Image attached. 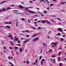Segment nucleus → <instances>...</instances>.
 Instances as JSON below:
<instances>
[{
  "label": "nucleus",
  "mask_w": 66,
  "mask_h": 66,
  "mask_svg": "<svg viewBox=\"0 0 66 66\" xmlns=\"http://www.w3.org/2000/svg\"><path fill=\"white\" fill-rule=\"evenodd\" d=\"M10 9H11V8L10 7H9L8 8H7V10H10Z\"/></svg>",
  "instance_id": "nucleus-15"
},
{
  "label": "nucleus",
  "mask_w": 66,
  "mask_h": 66,
  "mask_svg": "<svg viewBox=\"0 0 66 66\" xmlns=\"http://www.w3.org/2000/svg\"><path fill=\"white\" fill-rule=\"evenodd\" d=\"M2 44H4V43H3V41H2Z\"/></svg>",
  "instance_id": "nucleus-60"
},
{
  "label": "nucleus",
  "mask_w": 66,
  "mask_h": 66,
  "mask_svg": "<svg viewBox=\"0 0 66 66\" xmlns=\"http://www.w3.org/2000/svg\"><path fill=\"white\" fill-rule=\"evenodd\" d=\"M10 64H11V66H14V65H13L11 62H10Z\"/></svg>",
  "instance_id": "nucleus-23"
},
{
  "label": "nucleus",
  "mask_w": 66,
  "mask_h": 66,
  "mask_svg": "<svg viewBox=\"0 0 66 66\" xmlns=\"http://www.w3.org/2000/svg\"><path fill=\"white\" fill-rule=\"evenodd\" d=\"M43 45H44V46H45L46 44H45V43H43Z\"/></svg>",
  "instance_id": "nucleus-53"
},
{
  "label": "nucleus",
  "mask_w": 66,
  "mask_h": 66,
  "mask_svg": "<svg viewBox=\"0 0 66 66\" xmlns=\"http://www.w3.org/2000/svg\"><path fill=\"white\" fill-rule=\"evenodd\" d=\"M51 56H52V57L53 58H54L55 57V55H52Z\"/></svg>",
  "instance_id": "nucleus-16"
},
{
  "label": "nucleus",
  "mask_w": 66,
  "mask_h": 66,
  "mask_svg": "<svg viewBox=\"0 0 66 66\" xmlns=\"http://www.w3.org/2000/svg\"><path fill=\"white\" fill-rule=\"evenodd\" d=\"M13 11H14V12H18V10H13Z\"/></svg>",
  "instance_id": "nucleus-48"
},
{
  "label": "nucleus",
  "mask_w": 66,
  "mask_h": 66,
  "mask_svg": "<svg viewBox=\"0 0 66 66\" xmlns=\"http://www.w3.org/2000/svg\"><path fill=\"white\" fill-rule=\"evenodd\" d=\"M52 47H53V48H55V46H53V45L52 46Z\"/></svg>",
  "instance_id": "nucleus-61"
},
{
  "label": "nucleus",
  "mask_w": 66,
  "mask_h": 66,
  "mask_svg": "<svg viewBox=\"0 0 66 66\" xmlns=\"http://www.w3.org/2000/svg\"><path fill=\"white\" fill-rule=\"evenodd\" d=\"M64 39L63 38H61L60 40L61 42H62V41H63V40H64Z\"/></svg>",
  "instance_id": "nucleus-10"
},
{
  "label": "nucleus",
  "mask_w": 66,
  "mask_h": 66,
  "mask_svg": "<svg viewBox=\"0 0 66 66\" xmlns=\"http://www.w3.org/2000/svg\"><path fill=\"white\" fill-rule=\"evenodd\" d=\"M62 63H59V66H62Z\"/></svg>",
  "instance_id": "nucleus-19"
},
{
  "label": "nucleus",
  "mask_w": 66,
  "mask_h": 66,
  "mask_svg": "<svg viewBox=\"0 0 66 66\" xmlns=\"http://www.w3.org/2000/svg\"><path fill=\"white\" fill-rule=\"evenodd\" d=\"M34 64H35V65H37V64L35 63H33V65H34Z\"/></svg>",
  "instance_id": "nucleus-47"
},
{
  "label": "nucleus",
  "mask_w": 66,
  "mask_h": 66,
  "mask_svg": "<svg viewBox=\"0 0 66 66\" xmlns=\"http://www.w3.org/2000/svg\"><path fill=\"white\" fill-rule=\"evenodd\" d=\"M19 39V38H15V41H17V40H18Z\"/></svg>",
  "instance_id": "nucleus-14"
},
{
  "label": "nucleus",
  "mask_w": 66,
  "mask_h": 66,
  "mask_svg": "<svg viewBox=\"0 0 66 66\" xmlns=\"http://www.w3.org/2000/svg\"><path fill=\"white\" fill-rule=\"evenodd\" d=\"M9 48L11 49V50H12V48L11 47H9Z\"/></svg>",
  "instance_id": "nucleus-50"
},
{
  "label": "nucleus",
  "mask_w": 66,
  "mask_h": 66,
  "mask_svg": "<svg viewBox=\"0 0 66 66\" xmlns=\"http://www.w3.org/2000/svg\"><path fill=\"white\" fill-rule=\"evenodd\" d=\"M52 17H56V16L55 15H52V16H51Z\"/></svg>",
  "instance_id": "nucleus-43"
},
{
  "label": "nucleus",
  "mask_w": 66,
  "mask_h": 66,
  "mask_svg": "<svg viewBox=\"0 0 66 66\" xmlns=\"http://www.w3.org/2000/svg\"><path fill=\"white\" fill-rule=\"evenodd\" d=\"M58 30L59 31H60L61 33H63V31H62V29L61 28H59L58 29Z\"/></svg>",
  "instance_id": "nucleus-2"
},
{
  "label": "nucleus",
  "mask_w": 66,
  "mask_h": 66,
  "mask_svg": "<svg viewBox=\"0 0 66 66\" xmlns=\"http://www.w3.org/2000/svg\"><path fill=\"white\" fill-rule=\"evenodd\" d=\"M29 12L30 13H31V14H35L36 13V12L32 11H30Z\"/></svg>",
  "instance_id": "nucleus-3"
},
{
  "label": "nucleus",
  "mask_w": 66,
  "mask_h": 66,
  "mask_svg": "<svg viewBox=\"0 0 66 66\" xmlns=\"http://www.w3.org/2000/svg\"><path fill=\"white\" fill-rule=\"evenodd\" d=\"M62 37H65V35H64V36H62Z\"/></svg>",
  "instance_id": "nucleus-56"
},
{
  "label": "nucleus",
  "mask_w": 66,
  "mask_h": 66,
  "mask_svg": "<svg viewBox=\"0 0 66 66\" xmlns=\"http://www.w3.org/2000/svg\"><path fill=\"white\" fill-rule=\"evenodd\" d=\"M50 6H53L54 5V4H50Z\"/></svg>",
  "instance_id": "nucleus-34"
},
{
  "label": "nucleus",
  "mask_w": 66,
  "mask_h": 66,
  "mask_svg": "<svg viewBox=\"0 0 66 66\" xmlns=\"http://www.w3.org/2000/svg\"><path fill=\"white\" fill-rule=\"evenodd\" d=\"M2 28H4V27L2 26H0V29H2Z\"/></svg>",
  "instance_id": "nucleus-20"
},
{
  "label": "nucleus",
  "mask_w": 66,
  "mask_h": 66,
  "mask_svg": "<svg viewBox=\"0 0 66 66\" xmlns=\"http://www.w3.org/2000/svg\"><path fill=\"white\" fill-rule=\"evenodd\" d=\"M41 59H42V56H40V58H39L40 60H41Z\"/></svg>",
  "instance_id": "nucleus-41"
},
{
  "label": "nucleus",
  "mask_w": 66,
  "mask_h": 66,
  "mask_svg": "<svg viewBox=\"0 0 66 66\" xmlns=\"http://www.w3.org/2000/svg\"><path fill=\"white\" fill-rule=\"evenodd\" d=\"M36 36V35L35 34V35H33L32 36V37H34L35 36Z\"/></svg>",
  "instance_id": "nucleus-36"
},
{
  "label": "nucleus",
  "mask_w": 66,
  "mask_h": 66,
  "mask_svg": "<svg viewBox=\"0 0 66 66\" xmlns=\"http://www.w3.org/2000/svg\"><path fill=\"white\" fill-rule=\"evenodd\" d=\"M18 48V47L17 46H16L15 47H14V48L15 49H17Z\"/></svg>",
  "instance_id": "nucleus-25"
},
{
  "label": "nucleus",
  "mask_w": 66,
  "mask_h": 66,
  "mask_svg": "<svg viewBox=\"0 0 66 66\" xmlns=\"http://www.w3.org/2000/svg\"><path fill=\"white\" fill-rule=\"evenodd\" d=\"M44 13H45V14H46L47 13V11H44Z\"/></svg>",
  "instance_id": "nucleus-40"
},
{
  "label": "nucleus",
  "mask_w": 66,
  "mask_h": 66,
  "mask_svg": "<svg viewBox=\"0 0 66 66\" xmlns=\"http://www.w3.org/2000/svg\"><path fill=\"white\" fill-rule=\"evenodd\" d=\"M57 20H60V21H61V20L59 18H57Z\"/></svg>",
  "instance_id": "nucleus-38"
},
{
  "label": "nucleus",
  "mask_w": 66,
  "mask_h": 66,
  "mask_svg": "<svg viewBox=\"0 0 66 66\" xmlns=\"http://www.w3.org/2000/svg\"><path fill=\"white\" fill-rule=\"evenodd\" d=\"M57 60L58 61H60V57H58V59H57Z\"/></svg>",
  "instance_id": "nucleus-32"
},
{
  "label": "nucleus",
  "mask_w": 66,
  "mask_h": 66,
  "mask_svg": "<svg viewBox=\"0 0 66 66\" xmlns=\"http://www.w3.org/2000/svg\"><path fill=\"white\" fill-rule=\"evenodd\" d=\"M19 8H20V9H24V8L22 6H21V5H19Z\"/></svg>",
  "instance_id": "nucleus-7"
},
{
  "label": "nucleus",
  "mask_w": 66,
  "mask_h": 66,
  "mask_svg": "<svg viewBox=\"0 0 66 66\" xmlns=\"http://www.w3.org/2000/svg\"><path fill=\"white\" fill-rule=\"evenodd\" d=\"M11 53H12V54H13V51H11Z\"/></svg>",
  "instance_id": "nucleus-57"
},
{
  "label": "nucleus",
  "mask_w": 66,
  "mask_h": 66,
  "mask_svg": "<svg viewBox=\"0 0 66 66\" xmlns=\"http://www.w3.org/2000/svg\"><path fill=\"white\" fill-rule=\"evenodd\" d=\"M41 65H43V61H41Z\"/></svg>",
  "instance_id": "nucleus-37"
},
{
  "label": "nucleus",
  "mask_w": 66,
  "mask_h": 66,
  "mask_svg": "<svg viewBox=\"0 0 66 66\" xmlns=\"http://www.w3.org/2000/svg\"><path fill=\"white\" fill-rule=\"evenodd\" d=\"M45 61V59H43L42 60V61H42V62H44Z\"/></svg>",
  "instance_id": "nucleus-29"
},
{
  "label": "nucleus",
  "mask_w": 66,
  "mask_h": 66,
  "mask_svg": "<svg viewBox=\"0 0 66 66\" xmlns=\"http://www.w3.org/2000/svg\"><path fill=\"white\" fill-rule=\"evenodd\" d=\"M28 22L29 23H31V22L30 21V20L28 19Z\"/></svg>",
  "instance_id": "nucleus-46"
},
{
  "label": "nucleus",
  "mask_w": 66,
  "mask_h": 66,
  "mask_svg": "<svg viewBox=\"0 0 66 66\" xmlns=\"http://www.w3.org/2000/svg\"><path fill=\"white\" fill-rule=\"evenodd\" d=\"M10 42L11 44V45H12V46H13L14 45V44H13V42L12 41H10Z\"/></svg>",
  "instance_id": "nucleus-9"
},
{
  "label": "nucleus",
  "mask_w": 66,
  "mask_h": 66,
  "mask_svg": "<svg viewBox=\"0 0 66 66\" xmlns=\"http://www.w3.org/2000/svg\"><path fill=\"white\" fill-rule=\"evenodd\" d=\"M52 44H53L55 46H56V44H57V42H52L51 43Z\"/></svg>",
  "instance_id": "nucleus-4"
},
{
  "label": "nucleus",
  "mask_w": 66,
  "mask_h": 66,
  "mask_svg": "<svg viewBox=\"0 0 66 66\" xmlns=\"http://www.w3.org/2000/svg\"><path fill=\"white\" fill-rule=\"evenodd\" d=\"M45 0V1H46L47 2H49V1H48L47 0Z\"/></svg>",
  "instance_id": "nucleus-51"
},
{
  "label": "nucleus",
  "mask_w": 66,
  "mask_h": 66,
  "mask_svg": "<svg viewBox=\"0 0 66 66\" xmlns=\"http://www.w3.org/2000/svg\"><path fill=\"white\" fill-rule=\"evenodd\" d=\"M4 48L5 50L6 49V47H5V46L4 47Z\"/></svg>",
  "instance_id": "nucleus-58"
},
{
  "label": "nucleus",
  "mask_w": 66,
  "mask_h": 66,
  "mask_svg": "<svg viewBox=\"0 0 66 66\" xmlns=\"http://www.w3.org/2000/svg\"><path fill=\"white\" fill-rule=\"evenodd\" d=\"M26 33H29V30H26Z\"/></svg>",
  "instance_id": "nucleus-39"
},
{
  "label": "nucleus",
  "mask_w": 66,
  "mask_h": 66,
  "mask_svg": "<svg viewBox=\"0 0 66 66\" xmlns=\"http://www.w3.org/2000/svg\"><path fill=\"white\" fill-rule=\"evenodd\" d=\"M36 63H37V59H36Z\"/></svg>",
  "instance_id": "nucleus-42"
},
{
  "label": "nucleus",
  "mask_w": 66,
  "mask_h": 66,
  "mask_svg": "<svg viewBox=\"0 0 66 66\" xmlns=\"http://www.w3.org/2000/svg\"><path fill=\"white\" fill-rule=\"evenodd\" d=\"M26 37H29V35H26Z\"/></svg>",
  "instance_id": "nucleus-44"
},
{
  "label": "nucleus",
  "mask_w": 66,
  "mask_h": 66,
  "mask_svg": "<svg viewBox=\"0 0 66 66\" xmlns=\"http://www.w3.org/2000/svg\"><path fill=\"white\" fill-rule=\"evenodd\" d=\"M38 29V30H40V29H42V28L40 27H39Z\"/></svg>",
  "instance_id": "nucleus-28"
},
{
  "label": "nucleus",
  "mask_w": 66,
  "mask_h": 66,
  "mask_svg": "<svg viewBox=\"0 0 66 66\" xmlns=\"http://www.w3.org/2000/svg\"><path fill=\"white\" fill-rule=\"evenodd\" d=\"M6 1H3L1 3V4H2V3H5V2H6Z\"/></svg>",
  "instance_id": "nucleus-18"
},
{
  "label": "nucleus",
  "mask_w": 66,
  "mask_h": 66,
  "mask_svg": "<svg viewBox=\"0 0 66 66\" xmlns=\"http://www.w3.org/2000/svg\"><path fill=\"white\" fill-rule=\"evenodd\" d=\"M5 24H9V23H8V22H5Z\"/></svg>",
  "instance_id": "nucleus-27"
},
{
  "label": "nucleus",
  "mask_w": 66,
  "mask_h": 66,
  "mask_svg": "<svg viewBox=\"0 0 66 66\" xmlns=\"http://www.w3.org/2000/svg\"><path fill=\"white\" fill-rule=\"evenodd\" d=\"M20 45H21L20 44H16V46H20Z\"/></svg>",
  "instance_id": "nucleus-22"
},
{
  "label": "nucleus",
  "mask_w": 66,
  "mask_h": 66,
  "mask_svg": "<svg viewBox=\"0 0 66 66\" xmlns=\"http://www.w3.org/2000/svg\"><path fill=\"white\" fill-rule=\"evenodd\" d=\"M34 16H36V17H38V15H35Z\"/></svg>",
  "instance_id": "nucleus-59"
},
{
  "label": "nucleus",
  "mask_w": 66,
  "mask_h": 66,
  "mask_svg": "<svg viewBox=\"0 0 66 66\" xmlns=\"http://www.w3.org/2000/svg\"><path fill=\"white\" fill-rule=\"evenodd\" d=\"M27 64H29V62L28 61H27Z\"/></svg>",
  "instance_id": "nucleus-49"
},
{
  "label": "nucleus",
  "mask_w": 66,
  "mask_h": 66,
  "mask_svg": "<svg viewBox=\"0 0 66 66\" xmlns=\"http://www.w3.org/2000/svg\"><path fill=\"white\" fill-rule=\"evenodd\" d=\"M50 51H51V49L50 50H49V52H50Z\"/></svg>",
  "instance_id": "nucleus-55"
},
{
  "label": "nucleus",
  "mask_w": 66,
  "mask_h": 66,
  "mask_svg": "<svg viewBox=\"0 0 66 66\" xmlns=\"http://www.w3.org/2000/svg\"><path fill=\"white\" fill-rule=\"evenodd\" d=\"M22 51V48H20V52H21Z\"/></svg>",
  "instance_id": "nucleus-12"
},
{
  "label": "nucleus",
  "mask_w": 66,
  "mask_h": 66,
  "mask_svg": "<svg viewBox=\"0 0 66 66\" xmlns=\"http://www.w3.org/2000/svg\"><path fill=\"white\" fill-rule=\"evenodd\" d=\"M61 52H60L59 53V54L60 56H61Z\"/></svg>",
  "instance_id": "nucleus-31"
},
{
  "label": "nucleus",
  "mask_w": 66,
  "mask_h": 66,
  "mask_svg": "<svg viewBox=\"0 0 66 66\" xmlns=\"http://www.w3.org/2000/svg\"><path fill=\"white\" fill-rule=\"evenodd\" d=\"M30 3H32L33 2L32 1H30Z\"/></svg>",
  "instance_id": "nucleus-45"
},
{
  "label": "nucleus",
  "mask_w": 66,
  "mask_h": 66,
  "mask_svg": "<svg viewBox=\"0 0 66 66\" xmlns=\"http://www.w3.org/2000/svg\"><path fill=\"white\" fill-rule=\"evenodd\" d=\"M39 39V38L37 37L36 38H35V39H34L33 40L34 42H35V40H38Z\"/></svg>",
  "instance_id": "nucleus-5"
},
{
  "label": "nucleus",
  "mask_w": 66,
  "mask_h": 66,
  "mask_svg": "<svg viewBox=\"0 0 66 66\" xmlns=\"http://www.w3.org/2000/svg\"><path fill=\"white\" fill-rule=\"evenodd\" d=\"M42 23H45V22H46V21H45L44 20H43L42 21Z\"/></svg>",
  "instance_id": "nucleus-13"
},
{
  "label": "nucleus",
  "mask_w": 66,
  "mask_h": 66,
  "mask_svg": "<svg viewBox=\"0 0 66 66\" xmlns=\"http://www.w3.org/2000/svg\"><path fill=\"white\" fill-rule=\"evenodd\" d=\"M62 1L61 2V4H63V5L64 4L66 3V2H63L62 3Z\"/></svg>",
  "instance_id": "nucleus-8"
},
{
  "label": "nucleus",
  "mask_w": 66,
  "mask_h": 66,
  "mask_svg": "<svg viewBox=\"0 0 66 66\" xmlns=\"http://www.w3.org/2000/svg\"><path fill=\"white\" fill-rule=\"evenodd\" d=\"M51 20L52 21H53V22H54V20H53L51 19Z\"/></svg>",
  "instance_id": "nucleus-62"
},
{
  "label": "nucleus",
  "mask_w": 66,
  "mask_h": 66,
  "mask_svg": "<svg viewBox=\"0 0 66 66\" xmlns=\"http://www.w3.org/2000/svg\"><path fill=\"white\" fill-rule=\"evenodd\" d=\"M35 21H36L37 20V19H35L34 20Z\"/></svg>",
  "instance_id": "nucleus-52"
},
{
  "label": "nucleus",
  "mask_w": 66,
  "mask_h": 66,
  "mask_svg": "<svg viewBox=\"0 0 66 66\" xmlns=\"http://www.w3.org/2000/svg\"><path fill=\"white\" fill-rule=\"evenodd\" d=\"M16 54H17V55L18 54V52H16Z\"/></svg>",
  "instance_id": "nucleus-63"
},
{
  "label": "nucleus",
  "mask_w": 66,
  "mask_h": 66,
  "mask_svg": "<svg viewBox=\"0 0 66 66\" xmlns=\"http://www.w3.org/2000/svg\"><path fill=\"white\" fill-rule=\"evenodd\" d=\"M25 19H24V18H22V19H21V20H22V21H23L24 20H25Z\"/></svg>",
  "instance_id": "nucleus-26"
},
{
  "label": "nucleus",
  "mask_w": 66,
  "mask_h": 66,
  "mask_svg": "<svg viewBox=\"0 0 66 66\" xmlns=\"http://www.w3.org/2000/svg\"><path fill=\"white\" fill-rule=\"evenodd\" d=\"M12 22H9V23L10 24H12Z\"/></svg>",
  "instance_id": "nucleus-33"
},
{
  "label": "nucleus",
  "mask_w": 66,
  "mask_h": 66,
  "mask_svg": "<svg viewBox=\"0 0 66 66\" xmlns=\"http://www.w3.org/2000/svg\"><path fill=\"white\" fill-rule=\"evenodd\" d=\"M28 41V40H26L24 41V43H27V42Z\"/></svg>",
  "instance_id": "nucleus-24"
},
{
  "label": "nucleus",
  "mask_w": 66,
  "mask_h": 66,
  "mask_svg": "<svg viewBox=\"0 0 66 66\" xmlns=\"http://www.w3.org/2000/svg\"><path fill=\"white\" fill-rule=\"evenodd\" d=\"M14 13H15L16 14H21V13H19L16 12H14Z\"/></svg>",
  "instance_id": "nucleus-21"
},
{
  "label": "nucleus",
  "mask_w": 66,
  "mask_h": 66,
  "mask_svg": "<svg viewBox=\"0 0 66 66\" xmlns=\"http://www.w3.org/2000/svg\"><path fill=\"white\" fill-rule=\"evenodd\" d=\"M2 9V10H1V11H3V12H5V11L6 10V9L5 8H3Z\"/></svg>",
  "instance_id": "nucleus-6"
},
{
  "label": "nucleus",
  "mask_w": 66,
  "mask_h": 66,
  "mask_svg": "<svg viewBox=\"0 0 66 66\" xmlns=\"http://www.w3.org/2000/svg\"><path fill=\"white\" fill-rule=\"evenodd\" d=\"M46 21L47 22V23H49V24H51V23L49 22V21H47V20H46Z\"/></svg>",
  "instance_id": "nucleus-11"
},
{
  "label": "nucleus",
  "mask_w": 66,
  "mask_h": 66,
  "mask_svg": "<svg viewBox=\"0 0 66 66\" xmlns=\"http://www.w3.org/2000/svg\"><path fill=\"white\" fill-rule=\"evenodd\" d=\"M18 44H20V42L19 40H18Z\"/></svg>",
  "instance_id": "nucleus-35"
},
{
  "label": "nucleus",
  "mask_w": 66,
  "mask_h": 66,
  "mask_svg": "<svg viewBox=\"0 0 66 66\" xmlns=\"http://www.w3.org/2000/svg\"><path fill=\"white\" fill-rule=\"evenodd\" d=\"M8 37L11 38V39H13V35H10L8 36Z\"/></svg>",
  "instance_id": "nucleus-1"
},
{
  "label": "nucleus",
  "mask_w": 66,
  "mask_h": 66,
  "mask_svg": "<svg viewBox=\"0 0 66 66\" xmlns=\"http://www.w3.org/2000/svg\"><path fill=\"white\" fill-rule=\"evenodd\" d=\"M6 28H10V26H6Z\"/></svg>",
  "instance_id": "nucleus-17"
},
{
  "label": "nucleus",
  "mask_w": 66,
  "mask_h": 66,
  "mask_svg": "<svg viewBox=\"0 0 66 66\" xmlns=\"http://www.w3.org/2000/svg\"><path fill=\"white\" fill-rule=\"evenodd\" d=\"M8 58L9 59H10V60L11 59V58L10 57H9Z\"/></svg>",
  "instance_id": "nucleus-64"
},
{
  "label": "nucleus",
  "mask_w": 66,
  "mask_h": 66,
  "mask_svg": "<svg viewBox=\"0 0 66 66\" xmlns=\"http://www.w3.org/2000/svg\"><path fill=\"white\" fill-rule=\"evenodd\" d=\"M61 34L59 33V34H57V35H58V36H59V35H61Z\"/></svg>",
  "instance_id": "nucleus-30"
},
{
  "label": "nucleus",
  "mask_w": 66,
  "mask_h": 66,
  "mask_svg": "<svg viewBox=\"0 0 66 66\" xmlns=\"http://www.w3.org/2000/svg\"><path fill=\"white\" fill-rule=\"evenodd\" d=\"M40 50H41V53H42V51H43L42 50V49H40Z\"/></svg>",
  "instance_id": "nucleus-54"
}]
</instances>
